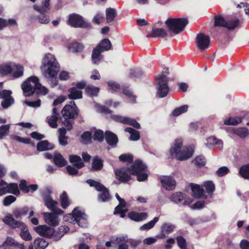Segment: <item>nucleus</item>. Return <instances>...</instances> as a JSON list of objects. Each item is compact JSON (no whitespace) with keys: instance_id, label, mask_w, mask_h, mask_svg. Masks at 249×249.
Masks as SVG:
<instances>
[{"instance_id":"nucleus-1","label":"nucleus","mask_w":249,"mask_h":249,"mask_svg":"<svg viewBox=\"0 0 249 249\" xmlns=\"http://www.w3.org/2000/svg\"><path fill=\"white\" fill-rule=\"evenodd\" d=\"M41 69L43 75L53 87L58 83L57 73L60 70L59 65L55 56L48 53L44 55L42 60Z\"/></svg>"},{"instance_id":"nucleus-2","label":"nucleus","mask_w":249,"mask_h":249,"mask_svg":"<svg viewBox=\"0 0 249 249\" xmlns=\"http://www.w3.org/2000/svg\"><path fill=\"white\" fill-rule=\"evenodd\" d=\"M146 166L140 160H136L131 167L127 169L122 168L115 171L117 178L121 181H127L130 179L131 175H137L139 181L147 179Z\"/></svg>"},{"instance_id":"nucleus-3","label":"nucleus","mask_w":249,"mask_h":249,"mask_svg":"<svg viewBox=\"0 0 249 249\" xmlns=\"http://www.w3.org/2000/svg\"><path fill=\"white\" fill-rule=\"evenodd\" d=\"M182 144L181 139L175 140L169 150L171 157L176 158L180 160H184L192 156L194 151L192 147H182Z\"/></svg>"},{"instance_id":"nucleus-4","label":"nucleus","mask_w":249,"mask_h":249,"mask_svg":"<svg viewBox=\"0 0 249 249\" xmlns=\"http://www.w3.org/2000/svg\"><path fill=\"white\" fill-rule=\"evenodd\" d=\"M34 230L41 236L51 238L53 241H57L69 231V228L66 226H60L58 229V231L54 232L53 230L51 228L46 225H39L35 227Z\"/></svg>"},{"instance_id":"nucleus-5","label":"nucleus","mask_w":249,"mask_h":249,"mask_svg":"<svg viewBox=\"0 0 249 249\" xmlns=\"http://www.w3.org/2000/svg\"><path fill=\"white\" fill-rule=\"evenodd\" d=\"M2 221L6 224L9 225L14 229L18 228L20 231V236L25 241H30L32 237L29 232L26 225L21 221H16L11 214H7L2 219Z\"/></svg>"},{"instance_id":"nucleus-6","label":"nucleus","mask_w":249,"mask_h":249,"mask_svg":"<svg viewBox=\"0 0 249 249\" xmlns=\"http://www.w3.org/2000/svg\"><path fill=\"white\" fill-rule=\"evenodd\" d=\"M64 220L71 223L76 222L82 227H85L87 225V216L79 207L75 208L72 213L65 215Z\"/></svg>"},{"instance_id":"nucleus-7","label":"nucleus","mask_w":249,"mask_h":249,"mask_svg":"<svg viewBox=\"0 0 249 249\" xmlns=\"http://www.w3.org/2000/svg\"><path fill=\"white\" fill-rule=\"evenodd\" d=\"M187 23L185 18H169L165 21L168 31L175 35L182 32Z\"/></svg>"},{"instance_id":"nucleus-8","label":"nucleus","mask_w":249,"mask_h":249,"mask_svg":"<svg viewBox=\"0 0 249 249\" xmlns=\"http://www.w3.org/2000/svg\"><path fill=\"white\" fill-rule=\"evenodd\" d=\"M38 78L36 76H31L22 85V89L25 96H30L34 93L39 85Z\"/></svg>"},{"instance_id":"nucleus-9","label":"nucleus","mask_w":249,"mask_h":249,"mask_svg":"<svg viewBox=\"0 0 249 249\" xmlns=\"http://www.w3.org/2000/svg\"><path fill=\"white\" fill-rule=\"evenodd\" d=\"M87 183L91 187H94L96 189L100 192L99 195V200L102 202L108 201L110 199V196L108 190L100 183L92 179H88Z\"/></svg>"},{"instance_id":"nucleus-10","label":"nucleus","mask_w":249,"mask_h":249,"mask_svg":"<svg viewBox=\"0 0 249 249\" xmlns=\"http://www.w3.org/2000/svg\"><path fill=\"white\" fill-rule=\"evenodd\" d=\"M13 194L18 196L20 192L17 183H7L4 180L1 179L0 180V196H2L6 194Z\"/></svg>"},{"instance_id":"nucleus-11","label":"nucleus","mask_w":249,"mask_h":249,"mask_svg":"<svg viewBox=\"0 0 249 249\" xmlns=\"http://www.w3.org/2000/svg\"><path fill=\"white\" fill-rule=\"evenodd\" d=\"M157 95L160 98L167 96L169 89L167 85L168 78L167 76L161 74L158 78Z\"/></svg>"},{"instance_id":"nucleus-12","label":"nucleus","mask_w":249,"mask_h":249,"mask_svg":"<svg viewBox=\"0 0 249 249\" xmlns=\"http://www.w3.org/2000/svg\"><path fill=\"white\" fill-rule=\"evenodd\" d=\"M215 26L225 27L229 30L233 29L239 25V20L236 18H233L228 21L225 19L221 16H216L215 17Z\"/></svg>"},{"instance_id":"nucleus-13","label":"nucleus","mask_w":249,"mask_h":249,"mask_svg":"<svg viewBox=\"0 0 249 249\" xmlns=\"http://www.w3.org/2000/svg\"><path fill=\"white\" fill-rule=\"evenodd\" d=\"M3 83L0 82V89L2 87ZM12 92L10 90H0V98L2 99L1 106L4 109H6L12 105L14 103V99L11 96Z\"/></svg>"},{"instance_id":"nucleus-14","label":"nucleus","mask_w":249,"mask_h":249,"mask_svg":"<svg viewBox=\"0 0 249 249\" xmlns=\"http://www.w3.org/2000/svg\"><path fill=\"white\" fill-rule=\"evenodd\" d=\"M78 109L73 102L70 105H66L61 110V114L65 120L73 119L78 115Z\"/></svg>"},{"instance_id":"nucleus-15","label":"nucleus","mask_w":249,"mask_h":249,"mask_svg":"<svg viewBox=\"0 0 249 249\" xmlns=\"http://www.w3.org/2000/svg\"><path fill=\"white\" fill-rule=\"evenodd\" d=\"M69 23L74 27H87L89 26V24L83 20L82 17L77 14L70 16Z\"/></svg>"},{"instance_id":"nucleus-16","label":"nucleus","mask_w":249,"mask_h":249,"mask_svg":"<svg viewBox=\"0 0 249 249\" xmlns=\"http://www.w3.org/2000/svg\"><path fill=\"white\" fill-rule=\"evenodd\" d=\"M196 43L197 47L201 50L207 49L210 45V40L209 36L201 33L197 35Z\"/></svg>"},{"instance_id":"nucleus-17","label":"nucleus","mask_w":249,"mask_h":249,"mask_svg":"<svg viewBox=\"0 0 249 249\" xmlns=\"http://www.w3.org/2000/svg\"><path fill=\"white\" fill-rule=\"evenodd\" d=\"M42 214L43 215L44 221L46 223L53 227L58 225L59 219L56 214L46 212H44Z\"/></svg>"},{"instance_id":"nucleus-18","label":"nucleus","mask_w":249,"mask_h":249,"mask_svg":"<svg viewBox=\"0 0 249 249\" xmlns=\"http://www.w3.org/2000/svg\"><path fill=\"white\" fill-rule=\"evenodd\" d=\"M162 187L167 190H173L176 185V181L170 176H163L160 178Z\"/></svg>"},{"instance_id":"nucleus-19","label":"nucleus","mask_w":249,"mask_h":249,"mask_svg":"<svg viewBox=\"0 0 249 249\" xmlns=\"http://www.w3.org/2000/svg\"><path fill=\"white\" fill-rule=\"evenodd\" d=\"M175 228V226L172 223H163L160 228V233L157 235V237L161 239L165 238L167 235L173 231Z\"/></svg>"},{"instance_id":"nucleus-20","label":"nucleus","mask_w":249,"mask_h":249,"mask_svg":"<svg viewBox=\"0 0 249 249\" xmlns=\"http://www.w3.org/2000/svg\"><path fill=\"white\" fill-rule=\"evenodd\" d=\"M112 118L117 122H119L124 124L131 125L136 128L139 129L141 127L140 124L134 119L117 115H114Z\"/></svg>"},{"instance_id":"nucleus-21","label":"nucleus","mask_w":249,"mask_h":249,"mask_svg":"<svg viewBox=\"0 0 249 249\" xmlns=\"http://www.w3.org/2000/svg\"><path fill=\"white\" fill-rule=\"evenodd\" d=\"M43 199L45 202V205L48 208L58 213H63V211L61 210L57 209V207L58 205V202L57 201L53 200L48 196H44Z\"/></svg>"},{"instance_id":"nucleus-22","label":"nucleus","mask_w":249,"mask_h":249,"mask_svg":"<svg viewBox=\"0 0 249 249\" xmlns=\"http://www.w3.org/2000/svg\"><path fill=\"white\" fill-rule=\"evenodd\" d=\"M128 216L132 220L140 222L146 219L148 215L147 213L144 212H131L128 214Z\"/></svg>"},{"instance_id":"nucleus-23","label":"nucleus","mask_w":249,"mask_h":249,"mask_svg":"<svg viewBox=\"0 0 249 249\" xmlns=\"http://www.w3.org/2000/svg\"><path fill=\"white\" fill-rule=\"evenodd\" d=\"M206 142L205 143V146L208 148H211L215 145L220 147L223 146V142L222 140L217 139L215 137L211 136L206 139Z\"/></svg>"},{"instance_id":"nucleus-24","label":"nucleus","mask_w":249,"mask_h":249,"mask_svg":"<svg viewBox=\"0 0 249 249\" xmlns=\"http://www.w3.org/2000/svg\"><path fill=\"white\" fill-rule=\"evenodd\" d=\"M12 72L14 78H19L23 75L24 68L20 64L13 63Z\"/></svg>"},{"instance_id":"nucleus-25","label":"nucleus","mask_w":249,"mask_h":249,"mask_svg":"<svg viewBox=\"0 0 249 249\" xmlns=\"http://www.w3.org/2000/svg\"><path fill=\"white\" fill-rule=\"evenodd\" d=\"M190 186L194 197L200 198L204 196V190L200 185L192 184Z\"/></svg>"},{"instance_id":"nucleus-26","label":"nucleus","mask_w":249,"mask_h":249,"mask_svg":"<svg viewBox=\"0 0 249 249\" xmlns=\"http://www.w3.org/2000/svg\"><path fill=\"white\" fill-rule=\"evenodd\" d=\"M3 10L0 9V15L2 14ZM17 25V22L15 19L10 18L8 20L0 18V30L7 26H12Z\"/></svg>"},{"instance_id":"nucleus-27","label":"nucleus","mask_w":249,"mask_h":249,"mask_svg":"<svg viewBox=\"0 0 249 249\" xmlns=\"http://www.w3.org/2000/svg\"><path fill=\"white\" fill-rule=\"evenodd\" d=\"M13 63L9 62L0 65V74L6 75L12 73Z\"/></svg>"},{"instance_id":"nucleus-28","label":"nucleus","mask_w":249,"mask_h":249,"mask_svg":"<svg viewBox=\"0 0 249 249\" xmlns=\"http://www.w3.org/2000/svg\"><path fill=\"white\" fill-rule=\"evenodd\" d=\"M58 114L57 112L56 108H53V109L52 115L50 117H48V123L49 125L52 128H56L57 126V121L58 120Z\"/></svg>"},{"instance_id":"nucleus-29","label":"nucleus","mask_w":249,"mask_h":249,"mask_svg":"<svg viewBox=\"0 0 249 249\" xmlns=\"http://www.w3.org/2000/svg\"><path fill=\"white\" fill-rule=\"evenodd\" d=\"M68 97L70 99L76 100L82 97V92L77 88L73 87L68 90Z\"/></svg>"},{"instance_id":"nucleus-30","label":"nucleus","mask_w":249,"mask_h":249,"mask_svg":"<svg viewBox=\"0 0 249 249\" xmlns=\"http://www.w3.org/2000/svg\"><path fill=\"white\" fill-rule=\"evenodd\" d=\"M50 0H44L42 2L41 6L34 5L33 8L36 11L39 12L40 14H44L50 9Z\"/></svg>"},{"instance_id":"nucleus-31","label":"nucleus","mask_w":249,"mask_h":249,"mask_svg":"<svg viewBox=\"0 0 249 249\" xmlns=\"http://www.w3.org/2000/svg\"><path fill=\"white\" fill-rule=\"evenodd\" d=\"M116 197L119 201V204L115 209V213L120 212H126L127 209L126 207V203L124 200L120 197L118 194L115 195Z\"/></svg>"},{"instance_id":"nucleus-32","label":"nucleus","mask_w":249,"mask_h":249,"mask_svg":"<svg viewBox=\"0 0 249 249\" xmlns=\"http://www.w3.org/2000/svg\"><path fill=\"white\" fill-rule=\"evenodd\" d=\"M122 241L126 242L133 249H136L141 243V240L129 238L127 236H122Z\"/></svg>"},{"instance_id":"nucleus-33","label":"nucleus","mask_w":249,"mask_h":249,"mask_svg":"<svg viewBox=\"0 0 249 249\" xmlns=\"http://www.w3.org/2000/svg\"><path fill=\"white\" fill-rule=\"evenodd\" d=\"M105 138L107 143L110 145H115L118 142V138L116 135L110 131L106 132Z\"/></svg>"},{"instance_id":"nucleus-34","label":"nucleus","mask_w":249,"mask_h":249,"mask_svg":"<svg viewBox=\"0 0 249 249\" xmlns=\"http://www.w3.org/2000/svg\"><path fill=\"white\" fill-rule=\"evenodd\" d=\"M103 52L104 51H102V50L97 46L96 47V48L93 49L91 57L92 62L94 64H97L99 63V61H101L102 57V55H101V53Z\"/></svg>"},{"instance_id":"nucleus-35","label":"nucleus","mask_w":249,"mask_h":249,"mask_svg":"<svg viewBox=\"0 0 249 249\" xmlns=\"http://www.w3.org/2000/svg\"><path fill=\"white\" fill-rule=\"evenodd\" d=\"M103 52L104 51H102V50L97 46L96 47V48L93 49L91 57L92 62L94 64H97L99 63V61H101L102 57V55H101V53Z\"/></svg>"},{"instance_id":"nucleus-36","label":"nucleus","mask_w":249,"mask_h":249,"mask_svg":"<svg viewBox=\"0 0 249 249\" xmlns=\"http://www.w3.org/2000/svg\"><path fill=\"white\" fill-rule=\"evenodd\" d=\"M53 146L47 141H42L39 142L37 145V149L39 151L51 150Z\"/></svg>"},{"instance_id":"nucleus-37","label":"nucleus","mask_w":249,"mask_h":249,"mask_svg":"<svg viewBox=\"0 0 249 249\" xmlns=\"http://www.w3.org/2000/svg\"><path fill=\"white\" fill-rule=\"evenodd\" d=\"M59 136L58 140L60 144L63 146L66 145L68 144L67 142V137L66 136V131L64 128H60L58 130Z\"/></svg>"},{"instance_id":"nucleus-38","label":"nucleus","mask_w":249,"mask_h":249,"mask_svg":"<svg viewBox=\"0 0 249 249\" xmlns=\"http://www.w3.org/2000/svg\"><path fill=\"white\" fill-rule=\"evenodd\" d=\"M169 198L171 201L178 203L185 198V195L181 192H176L172 194Z\"/></svg>"},{"instance_id":"nucleus-39","label":"nucleus","mask_w":249,"mask_h":249,"mask_svg":"<svg viewBox=\"0 0 249 249\" xmlns=\"http://www.w3.org/2000/svg\"><path fill=\"white\" fill-rule=\"evenodd\" d=\"M70 161L77 168H81L84 166V164L82 161L81 158L79 156L76 155L70 156Z\"/></svg>"},{"instance_id":"nucleus-40","label":"nucleus","mask_w":249,"mask_h":249,"mask_svg":"<svg viewBox=\"0 0 249 249\" xmlns=\"http://www.w3.org/2000/svg\"><path fill=\"white\" fill-rule=\"evenodd\" d=\"M53 161L56 165L59 167H63L67 164V161L62 156L59 154H56L53 158Z\"/></svg>"},{"instance_id":"nucleus-41","label":"nucleus","mask_w":249,"mask_h":249,"mask_svg":"<svg viewBox=\"0 0 249 249\" xmlns=\"http://www.w3.org/2000/svg\"><path fill=\"white\" fill-rule=\"evenodd\" d=\"M48 245V243L43 238H38L34 241L35 249H45Z\"/></svg>"},{"instance_id":"nucleus-42","label":"nucleus","mask_w":249,"mask_h":249,"mask_svg":"<svg viewBox=\"0 0 249 249\" xmlns=\"http://www.w3.org/2000/svg\"><path fill=\"white\" fill-rule=\"evenodd\" d=\"M159 221V217H155L153 220L143 224L140 228L141 231H148L153 228L155 224Z\"/></svg>"},{"instance_id":"nucleus-43","label":"nucleus","mask_w":249,"mask_h":249,"mask_svg":"<svg viewBox=\"0 0 249 249\" xmlns=\"http://www.w3.org/2000/svg\"><path fill=\"white\" fill-rule=\"evenodd\" d=\"M112 44L111 42L108 39L106 38L103 39L100 44L97 46L98 47H99L102 51H106L110 50L111 48Z\"/></svg>"},{"instance_id":"nucleus-44","label":"nucleus","mask_w":249,"mask_h":249,"mask_svg":"<svg viewBox=\"0 0 249 249\" xmlns=\"http://www.w3.org/2000/svg\"><path fill=\"white\" fill-rule=\"evenodd\" d=\"M69 50L72 53L78 52L81 51L83 49V46L80 43L73 42L69 44L68 45Z\"/></svg>"},{"instance_id":"nucleus-45","label":"nucleus","mask_w":249,"mask_h":249,"mask_svg":"<svg viewBox=\"0 0 249 249\" xmlns=\"http://www.w3.org/2000/svg\"><path fill=\"white\" fill-rule=\"evenodd\" d=\"M124 131L126 132H128L130 134V139L132 141H137L140 138L139 132L133 129L132 128L127 127L124 129Z\"/></svg>"},{"instance_id":"nucleus-46","label":"nucleus","mask_w":249,"mask_h":249,"mask_svg":"<svg viewBox=\"0 0 249 249\" xmlns=\"http://www.w3.org/2000/svg\"><path fill=\"white\" fill-rule=\"evenodd\" d=\"M167 36L165 30L162 28L153 29L152 32V37H164Z\"/></svg>"},{"instance_id":"nucleus-47","label":"nucleus","mask_w":249,"mask_h":249,"mask_svg":"<svg viewBox=\"0 0 249 249\" xmlns=\"http://www.w3.org/2000/svg\"><path fill=\"white\" fill-rule=\"evenodd\" d=\"M106 13V19L108 23L112 21L116 15V10L111 8L107 9Z\"/></svg>"},{"instance_id":"nucleus-48","label":"nucleus","mask_w":249,"mask_h":249,"mask_svg":"<svg viewBox=\"0 0 249 249\" xmlns=\"http://www.w3.org/2000/svg\"><path fill=\"white\" fill-rule=\"evenodd\" d=\"M239 174L245 179H249V164L243 165L239 169Z\"/></svg>"},{"instance_id":"nucleus-49","label":"nucleus","mask_w":249,"mask_h":249,"mask_svg":"<svg viewBox=\"0 0 249 249\" xmlns=\"http://www.w3.org/2000/svg\"><path fill=\"white\" fill-rule=\"evenodd\" d=\"M115 242V239L112 238L106 242L105 244L99 243L97 245L96 249H109L112 246L113 243Z\"/></svg>"},{"instance_id":"nucleus-50","label":"nucleus","mask_w":249,"mask_h":249,"mask_svg":"<svg viewBox=\"0 0 249 249\" xmlns=\"http://www.w3.org/2000/svg\"><path fill=\"white\" fill-rule=\"evenodd\" d=\"M241 122V119L240 117L229 118L224 121V124L226 125H237Z\"/></svg>"},{"instance_id":"nucleus-51","label":"nucleus","mask_w":249,"mask_h":249,"mask_svg":"<svg viewBox=\"0 0 249 249\" xmlns=\"http://www.w3.org/2000/svg\"><path fill=\"white\" fill-rule=\"evenodd\" d=\"M60 201L61 206L63 209L66 208L70 204L68 196L65 192L60 196Z\"/></svg>"},{"instance_id":"nucleus-52","label":"nucleus","mask_w":249,"mask_h":249,"mask_svg":"<svg viewBox=\"0 0 249 249\" xmlns=\"http://www.w3.org/2000/svg\"><path fill=\"white\" fill-rule=\"evenodd\" d=\"M188 106L187 105H184L175 109L172 112V115L174 116H177L184 113L187 111Z\"/></svg>"},{"instance_id":"nucleus-53","label":"nucleus","mask_w":249,"mask_h":249,"mask_svg":"<svg viewBox=\"0 0 249 249\" xmlns=\"http://www.w3.org/2000/svg\"><path fill=\"white\" fill-rule=\"evenodd\" d=\"M86 93L89 96H96L99 91V88L92 86H89L87 87Z\"/></svg>"},{"instance_id":"nucleus-54","label":"nucleus","mask_w":249,"mask_h":249,"mask_svg":"<svg viewBox=\"0 0 249 249\" xmlns=\"http://www.w3.org/2000/svg\"><path fill=\"white\" fill-rule=\"evenodd\" d=\"M103 166L102 162L101 160L95 158L92 162V168L94 170H100Z\"/></svg>"},{"instance_id":"nucleus-55","label":"nucleus","mask_w":249,"mask_h":249,"mask_svg":"<svg viewBox=\"0 0 249 249\" xmlns=\"http://www.w3.org/2000/svg\"><path fill=\"white\" fill-rule=\"evenodd\" d=\"M10 125H3L0 127V139L8 135Z\"/></svg>"},{"instance_id":"nucleus-56","label":"nucleus","mask_w":249,"mask_h":249,"mask_svg":"<svg viewBox=\"0 0 249 249\" xmlns=\"http://www.w3.org/2000/svg\"><path fill=\"white\" fill-rule=\"evenodd\" d=\"M4 247H18V243L13 238L8 237L3 244Z\"/></svg>"},{"instance_id":"nucleus-57","label":"nucleus","mask_w":249,"mask_h":249,"mask_svg":"<svg viewBox=\"0 0 249 249\" xmlns=\"http://www.w3.org/2000/svg\"><path fill=\"white\" fill-rule=\"evenodd\" d=\"M91 133L87 131L84 132L81 136L82 142L84 144L89 143L91 140Z\"/></svg>"},{"instance_id":"nucleus-58","label":"nucleus","mask_w":249,"mask_h":249,"mask_svg":"<svg viewBox=\"0 0 249 249\" xmlns=\"http://www.w3.org/2000/svg\"><path fill=\"white\" fill-rule=\"evenodd\" d=\"M109 90L112 92L116 91L120 88V85L113 81H109L107 82Z\"/></svg>"},{"instance_id":"nucleus-59","label":"nucleus","mask_w":249,"mask_h":249,"mask_svg":"<svg viewBox=\"0 0 249 249\" xmlns=\"http://www.w3.org/2000/svg\"><path fill=\"white\" fill-rule=\"evenodd\" d=\"M203 186L205 188L208 193L213 192L215 189L214 185L211 181H207L204 182L203 183Z\"/></svg>"},{"instance_id":"nucleus-60","label":"nucleus","mask_w":249,"mask_h":249,"mask_svg":"<svg viewBox=\"0 0 249 249\" xmlns=\"http://www.w3.org/2000/svg\"><path fill=\"white\" fill-rule=\"evenodd\" d=\"M193 162L198 166H203L205 164V159L203 156H199L193 160Z\"/></svg>"},{"instance_id":"nucleus-61","label":"nucleus","mask_w":249,"mask_h":249,"mask_svg":"<svg viewBox=\"0 0 249 249\" xmlns=\"http://www.w3.org/2000/svg\"><path fill=\"white\" fill-rule=\"evenodd\" d=\"M93 138L94 140H97L99 142H102L104 139V133L101 130H97L95 131Z\"/></svg>"},{"instance_id":"nucleus-62","label":"nucleus","mask_w":249,"mask_h":249,"mask_svg":"<svg viewBox=\"0 0 249 249\" xmlns=\"http://www.w3.org/2000/svg\"><path fill=\"white\" fill-rule=\"evenodd\" d=\"M235 133L241 138L246 137L248 134V130L246 128H239L235 131Z\"/></svg>"},{"instance_id":"nucleus-63","label":"nucleus","mask_w":249,"mask_h":249,"mask_svg":"<svg viewBox=\"0 0 249 249\" xmlns=\"http://www.w3.org/2000/svg\"><path fill=\"white\" fill-rule=\"evenodd\" d=\"M104 19V14L100 12L97 13L93 18L92 21L96 24H100Z\"/></svg>"},{"instance_id":"nucleus-64","label":"nucleus","mask_w":249,"mask_h":249,"mask_svg":"<svg viewBox=\"0 0 249 249\" xmlns=\"http://www.w3.org/2000/svg\"><path fill=\"white\" fill-rule=\"evenodd\" d=\"M38 20L41 24H47L50 21L49 17L44 13L41 14V15L38 17Z\"/></svg>"}]
</instances>
